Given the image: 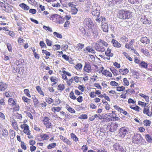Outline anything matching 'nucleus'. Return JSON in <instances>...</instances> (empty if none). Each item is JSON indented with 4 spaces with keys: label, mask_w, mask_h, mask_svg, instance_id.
<instances>
[{
    "label": "nucleus",
    "mask_w": 152,
    "mask_h": 152,
    "mask_svg": "<svg viewBox=\"0 0 152 152\" xmlns=\"http://www.w3.org/2000/svg\"><path fill=\"white\" fill-rule=\"evenodd\" d=\"M53 34L54 36L58 38L61 39L62 37V36L61 34H59L57 32H53Z\"/></svg>",
    "instance_id": "obj_42"
},
{
    "label": "nucleus",
    "mask_w": 152,
    "mask_h": 152,
    "mask_svg": "<svg viewBox=\"0 0 152 152\" xmlns=\"http://www.w3.org/2000/svg\"><path fill=\"white\" fill-rule=\"evenodd\" d=\"M66 108L67 109V110L70 113H75V110L70 107L69 105H67L66 106Z\"/></svg>",
    "instance_id": "obj_26"
},
{
    "label": "nucleus",
    "mask_w": 152,
    "mask_h": 152,
    "mask_svg": "<svg viewBox=\"0 0 152 152\" xmlns=\"http://www.w3.org/2000/svg\"><path fill=\"white\" fill-rule=\"evenodd\" d=\"M1 133H0V134H1V135L4 137H7L8 136V131L6 129H1Z\"/></svg>",
    "instance_id": "obj_16"
},
{
    "label": "nucleus",
    "mask_w": 152,
    "mask_h": 152,
    "mask_svg": "<svg viewBox=\"0 0 152 152\" xmlns=\"http://www.w3.org/2000/svg\"><path fill=\"white\" fill-rule=\"evenodd\" d=\"M125 89V88L123 86L118 87L117 88V90L119 91H123Z\"/></svg>",
    "instance_id": "obj_54"
},
{
    "label": "nucleus",
    "mask_w": 152,
    "mask_h": 152,
    "mask_svg": "<svg viewBox=\"0 0 152 152\" xmlns=\"http://www.w3.org/2000/svg\"><path fill=\"white\" fill-rule=\"evenodd\" d=\"M10 138L11 139H13L15 137V132L14 131L12 130H10Z\"/></svg>",
    "instance_id": "obj_35"
},
{
    "label": "nucleus",
    "mask_w": 152,
    "mask_h": 152,
    "mask_svg": "<svg viewBox=\"0 0 152 152\" xmlns=\"http://www.w3.org/2000/svg\"><path fill=\"white\" fill-rule=\"evenodd\" d=\"M43 121L47 128H50L51 125V124L50 122L49 119L48 117L46 116L44 117Z\"/></svg>",
    "instance_id": "obj_10"
},
{
    "label": "nucleus",
    "mask_w": 152,
    "mask_h": 152,
    "mask_svg": "<svg viewBox=\"0 0 152 152\" xmlns=\"http://www.w3.org/2000/svg\"><path fill=\"white\" fill-rule=\"evenodd\" d=\"M93 11L92 14L94 16H98L100 14L99 7H96L94 5L92 6Z\"/></svg>",
    "instance_id": "obj_7"
},
{
    "label": "nucleus",
    "mask_w": 152,
    "mask_h": 152,
    "mask_svg": "<svg viewBox=\"0 0 152 152\" xmlns=\"http://www.w3.org/2000/svg\"><path fill=\"white\" fill-rule=\"evenodd\" d=\"M48 46H51L52 45L53 42L48 39H46L45 40Z\"/></svg>",
    "instance_id": "obj_37"
},
{
    "label": "nucleus",
    "mask_w": 152,
    "mask_h": 152,
    "mask_svg": "<svg viewBox=\"0 0 152 152\" xmlns=\"http://www.w3.org/2000/svg\"><path fill=\"white\" fill-rule=\"evenodd\" d=\"M63 142L67 144L68 145H70L71 144V142L69 140L67 139L65 137V139H64V140Z\"/></svg>",
    "instance_id": "obj_57"
},
{
    "label": "nucleus",
    "mask_w": 152,
    "mask_h": 152,
    "mask_svg": "<svg viewBox=\"0 0 152 152\" xmlns=\"http://www.w3.org/2000/svg\"><path fill=\"white\" fill-rule=\"evenodd\" d=\"M8 102L10 105H14L15 104V102L13 99L11 98L9 99Z\"/></svg>",
    "instance_id": "obj_29"
},
{
    "label": "nucleus",
    "mask_w": 152,
    "mask_h": 152,
    "mask_svg": "<svg viewBox=\"0 0 152 152\" xmlns=\"http://www.w3.org/2000/svg\"><path fill=\"white\" fill-rule=\"evenodd\" d=\"M129 2L132 4H135L139 2L138 0H128Z\"/></svg>",
    "instance_id": "obj_55"
},
{
    "label": "nucleus",
    "mask_w": 152,
    "mask_h": 152,
    "mask_svg": "<svg viewBox=\"0 0 152 152\" xmlns=\"http://www.w3.org/2000/svg\"><path fill=\"white\" fill-rule=\"evenodd\" d=\"M61 47L59 45H55L53 46V49L54 50H58L60 49Z\"/></svg>",
    "instance_id": "obj_53"
},
{
    "label": "nucleus",
    "mask_w": 152,
    "mask_h": 152,
    "mask_svg": "<svg viewBox=\"0 0 152 152\" xmlns=\"http://www.w3.org/2000/svg\"><path fill=\"white\" fill-rule=\"evenodd\" d=\"M140 21L144 24H150L151 23L150 19L147 18L145 16H142L140 19Z\"/></svg>",
    "instance_id": "obj_9"
},
{
    "label": "nucleus",
    "mask_w": 152,
    "mask_h": 152,
    "mask_svg": "<svg viewBox=\"0 0 152 152\" xmlns=\"http://www.w3.org/2000/svg\"><path fill=\"white\" fill-rule=\"evenodd\" d=\"M111 42H112L113 46L115 47L119 48L121 47V44L116 40L113 39Z\"/></svg>",
    "instance_id": "obj_14"
},
{
    "label": "nucleus",
    "mask_w": 152,
    "mask_h": 152,
    "mask_svg": "<svg viewBox=\"0 0 152 152\" xmlns=\"http://www.w3.org/2000/svg\"><path fill=\"white\" fill-rule=\"evenodd\" d=\"M128 129L125 127L121 128L119 130V133L121 137L124 138L125 135L128 134Z\"/></svg>",
    "instance_id": "obj_4"
},
{
    "label": "nucleus",
    "mask_w": 152,
    "mask_h": 152,
    "mask_svg": "<svg viewBox=\"0 0 152 152\" xmlns=\"http://www.w3.org/2000/svg\"><path fill=\"white\" fill-rule=\"evenodd\" d=\"M140 95L141 96L144 98L145 99V101L147 102H149V98L148 96H146V95H144L142 94H140Z\"/></svg>",
    "instance_id": "obj_32"
},
{
    "label": "nucleus",
    "mask_w": 152,
    "mask_h": 152,
    "mask_svg": "<svg viewBox=\"0 0 152 152\" xmlns=\"http://www.w3.org/2000/svg\"><path fill=\"white\" fill-rule=\"evenodd\" d=\"M21 147L24 150H26V146L25 143L23 142H21Z\"/></svg>",
    "instance_id": "obj_61"
},
{
    "label": "nucleus",
    "mask_w": 152,
    "mask_h": 152,
    "mask_svg": "<svg viewBox=\"0 0 152 152\" xmlns=\"http://www.w3.org/2000/svg\"><path fill=\"white\" fill-rule=\"evenodd\" d=\"M24 112L26 113L27 116L29 117L31 119H33V117L32 115L30 112H28V111H25Z\"/></svg>",
    "instance_id": "obj_48"
},
{
    "label": "nucleus",
    "mask_w": 152,
    "mask_h": 152,
    "mask_svg": "<svg viewBox=\"0 0 152 152\" xmlns=\"http://www.w3.org/2000/svg\"><path fill=\"white\" fill-rule=\"evenodd\" d=\"M83 152H86L88 149V147L86 145H83L82 148Z\"/></svg>",
    "instance_id": "obj_64"
},
{
    "label": "nucleus",
    "mask_w": 152,
    "mask_h": 152,
    "mask_svg": "<svg viewBox=\"0 0 152 152\" xmlns=\"http://www.w3.org/2000/svg\"><path fill=\"white\" fill-rule=\"evenodd\" d=\"M7 48L9 51L11 52L12 51V48L11 44L8 43L6 44Z\"/></svg>",
    "instance_id": "obj_51"
},
{
    "label": "nucleus",
    "mask_w": 152,
    "mask_h": 152,
    "mask_svg": "<svg viewBox=\"0 0 152 152\" xmlns=\"http://www.w3.org/2000/svg\"><path fill=\"white\" fill-rule=\"evenodd\" d=\"M84 45L81 43H79L77 45V47H78V49L79 50H81L84 47Z\"/></svg>",
    "instance_id": "obj_60"
},
{
    "label": "nucleus",
    "mask_w": 152,
    "mask_h": 152,
    "mask_svg": "<svg viewBox=\"0 0 152 152\" xmlns=\"http://www.w3.org/2000/svg\"><path fill=\"white\" fill-rule=\"evenodd\" d=\"M120 72L122 75H125L128 73L129 71L127 69H119Z\"/></svg>",
    "instance_id": "obj_17"
},
{
    "label": "nucleus",
    "mask_w": 152,
    "mask_h": 152,
    "mask_svg": "<svg viewBox=\"0 0 152 152\" xmlns=\"http://www.w3.org/2000/svg\"><path fill=\"white\" fill-rule=\"evenodd\" d=\"M19 6L25 10H28L29 9V7L24 3H22L19 4Z\"/></svg>",
    "instance_id": "obj_18"
},
{
    "label": "nucleus",
    "mask_w": 152,
    "mask_h": 152,
    "mask_svg": "<svg viewBox=\"0 0 152 152\" xmlns=\"http://www.w3.org/2000/svg\"><path fill=\"white\" fill-rule=\"evenodd\" d=\"M56 143H53L49 144L48 146V148L49 149H51L52 148L55 147L56 146Z\"/></svg>",
    "instance_id": "obj_43"
},
{
    "label": "nucleus",
    "mask_w": 152,
    "mask_h": 152,
    "mask_svg": "<svg viewBox=\"0 0 152 152\" xmlns=\"http://www.w3.org/2000/svg\"><path fill=\"white\" fill-rule=\"evenodd\" d=\"M61 107H53L52 108V110L54 112H58L61 110Z\"/></svg>",
    "instance_id": "obj_33"
},
{
    "label": "nucleus",
    "mask_w": 152,
    "mask_h": 152,
    "mask_svg": "<svg viewBox=\"0 0 152 152\" xmlns=\"http://www.w3.org/2000/svg\"><path fill=\"white\" fill-rule=\"evenodd\" d=\"M73 81V77H72L71 79L67 80L66 82L68 86H70L71 85Z\"/></svg>",
    "instance_id": "obj_58"
},
{
    "label": "nucleus",
    "mask_w": 152,
    "mask_h": 152,
    "mask_svg": "<svg viewBox=\"0 0 152 152\" xmlns=\"http://www.w3.org/2000/svg\"><path fill=\"white\" fill-rule=\"evenodd\" d=\"M34 105H37L39 103L38 99L35 96H34L32 97Z\"/></svg>",
    "instance_id": "obj_34"
},
{
    "label": "nucleus",
    "mask_w": 152,
    "mask_h": 152,
    "mask_svg": "<svg viewBox=\"0 0 152 152\" xmlns=\"http://www.w3.org/2000/svg\"><path fill=\"white\" fill-rule=\"evenodd\" d=\"M24 93L29 97H31V96L29 94V91L28 89H25L24 90Z\"/></svg>",
    "instance_id": "obj_47"
},
{
    "label": "nucleus",
    "mask_w": 152,
    "mask_h": 152,
    "mask_svg": "<svg viewBox=\"0 0 152 152\" xmlns=\"http://www.w3.org/2000/svg\"><path fill=\"white\" fill-rule=\"evenodd\" d=\"M102 74L107 76L111 77L112 76L111 73L107 70H104L102 72Z\"/></svg>",
    "instance_id": "obj_23"
},
{
    "label": "nucleus",
    "mask_w": 152,
    "mask_h": 152,
    "mask_svg": "<svg viewBox=\"0 0 152 152\" xmlns=\"http://www.w3.org/2000/svg\"><path fill=\"white\" fill-rule=\"evenodd\" d=\"M114 149L116 150L115 151L118 152H125V151L124 150L123 147L121 146L118 143H115L113 145Z\"/></svg>",
    "instance_id": "obj_6"
},
{
    "label": "nucleus",
    "mask_w": 152,
    "mask_h": 152,
    "mask_svg": "<svg viewBox=\"0 0 152 152\" xmlns=\"http://www.w3.org/2000/svg\"><path fill=\"white\" fill-rule=\"evenodd\" d=\"M145 138L148 142L151 143L152 142V138L151 136L149 134H146L145 136Z\"/></svg>",
    "instance_id": "obj_21"
},
{
    "label": "nucleus",
    "mask_w": 152,
    "mask_h": 152,
    "mask_svg": "<svg viewBox=\"0 0 152 152\" xmlns=\"http://www.w3.org/2000/svg\"><path fill=\"white\" fill-rule=\"evenodd\" d=\"M123 81L124 83V84L126 86H128L129 84V82L127 80V79L126 78H124L123 79Z\"/></svg>",
    "instance_id": "obj_62"
},
{
    "label": "nucleus",
    "mask_w": 152,
    "mask_h": 152,
    "mask_svg": "<svg viewBox=\"0 0 152 152\" xmlns=\"http://www.w3.org/2000/svg\"><path fill=\"white\" fill-rule=\"evenodd\" d=\"M23 131L27 135H29L31 134L30 131L29 129V126L28 125L26 126L25 129H24Z\"/></svg>",
    "instance_id": "obj_25"
},
{
    "label": "nucleus",
    "mask_w": 152,
    "mask_h": 152,
    "mask_svg": "<svg viewBox=\"0 0 152 152\" xmlns=\"http://www.w3.org/2000/svg\"><path fill=\"white\" fill-rule=\"evenodd\" d=\"M68 46L66 45H63L61 46V49L63 50H66L68 48Z\"/></svg>",
    "instance_id": "obj_59"
},
{
    "label": "nucleus",
    "mask_w": 152,
    "mask_h": 152,
    "mask_svg": "<svg viewBox=\"0 0 152 152\" xmlns=\"http://www.w3.org/2000/svg\"><path fill=\"white\" fill-rule=\"evenodd\" d=\"M69 97L72 99L75 100L76 98L75 96L73 91H72L69 94Z\"/></svg>",
    "instance_id": "obj_46"
},
{
    "label": "nucleus",
    "mask_w": 152,
    "mask_h": 152,
    "mask_svg": "<svg viewBox=\"0 0 152 152\" xmlns=\"http://www.w3.org/2000/svg\"><path fill=\"white\" fill-rule=\"evenodd\" d=\"M40 45L41 47L42 48H46V46L45 43L43 41H40L39 42Z\"/></svg>",
    "instance_id": "obj_56"
},
{
    "label": "nucleus",
    "mask_w": 152,
    "mask_h": 152,
    "mask_svg": "<svg viewBox=\"0 0 152 152\" xmlns=\"http://www.w3.org/2000/svg\"><path fill=\"white\" fill-rule=\"evenodd\" d=\"M36 89L37 91L41 95L43 96H44V94L43 92L41 90L40 87L39 86H37L36 87Z\"/></svg>",
    "instance_id": "obj_27"
},
{
    "label": "nucleus",
    "mask_w": 152,
    "mask_h": 152,
    "mask_svg": "<svg viewBox=\"0 0 152 152\" xmlns=\"http://www.w3.org/2000/svg\"><path fill=\"white\" fill-rule=\"evenodd\" d=\"M42 53H45L46 55V59H48L49 58L48 56H50V53L48 51L46 50H42Z\"/></svg>",
    "instance_id": "obj_30"
},
{
    "label": "nucleus",
    "mask_w": 152,
    "mask_h": 152,
    "mask_svg": "<svg viewBox=\"0 0 152 152\" xmlns=\"http://www.w3.org/2000/svg\"><path fill=\"white\" fill-rule=\"evenodd\" d=\"M144 125L146 126H150L151 124V121L145 119L143 121Z\"/></svg>",
    "instance_id": "obj_22"
},
{
    "label": "nucleus",
    "mask_w": 152,
    "mask_h": 152,
    "mask_svg": "<svg viewBox=\"0 0 152 152\" xmlns=\"http://www.w3.org/2000/svg\"><path fill=\"white\" fill-rule=\"evenodd\" d=\"M130 107L136 111L139 112L141 110L140 108L138 106L136 105L135 107H133L132 105L130 106Z\"/></svg>",
    "instance_id": "obj_31"
},
{
    "label": "nucleus",
    "mask_w": 152,
    "mask_h": 152,
    "mask_svg": "<svg viewBox=\"0 0 152 152\" xmlns=\"http://www.w3.org/2000/svg\"><path fill=\"white\" fill-rule=\"evenodd\" d=\"M71 138H72L75 141H77L78 140V138L76 137V136L73 133L71 134Z\"/></svg>",
    "instance_id": "obj_44"
},
{
    "label": "nucleus",
    "mask_w": 152,
    "mask_h": 152,
    "mask_svg": "<svg viewBox=\"0 0 152 152\" xmlns=\"http://www.w3.org/2000/svg\"><path fill=\"white\" fill-rule=\"evenodd\" d=\"M118 16L120 19H129L131 17V12L129 11L121 10L118 12Z\"/></svg>",
    "instance_id": "obj_1"
},
{
    "label": "nucleus",
    "mask_w": 152,
    "mask_h": 152,
    "mask_svg": "<svg viewBox=\"0 0 152 152\" xmlns=\"http://www.w3.org/2000/svg\"><path fill=\"white\" fill-rule=\"evenodd\" d=\"M140 65L141 67L145 69L147 68L148 65L147 64L145 63L144 61H142L141 62L140 64Z\"/></svg>",
    "instance_id": "obj_36"
},
{
    "label": "nucleus",
    "mask_w": 152,
    "mask_h": 152,
    "mask_svg": "<svg viewBox=\"0 0 152 152\" xmlns=\"http://www.w3.org/2000/svg\"><path fill=\"white\" fill-rule=\"evenodd\" d=\"M72 8V14L75 15L77 12L78 10L75 7H74Z\"/></svg>",
    "instance_id": "obj_52"
},
{
    "label": "nucleus",
    "mask_w": 152,
    "mask_h": 152,
    "mask_svg": "<svg viewBox=\"0 0 152 152\" xmlns=\"http://www.w3.org/2000/svg\"><path fill=\"white\" fill-rule=\"evenodd\" d=\"M12 127L14 128L15 129L18 131L19 129L18 128V125H17V123L15 121L13 120L12 121Z\"/></svg>",
    "instance_id": "obj_20"
},
{
    "label": "nucleus",
    "mask_w": 152,
    "mask_h": 152,
    "mask_svg": "<svg viewBox=\"0 0 152 152\" xmlns=\"http://www.w3.org/2000/svg\"><path fill=\"white\" fill-rule=\"evenodd\" d=\"M111 49L108 48H107V51H106L105 52V54L107 56H109L112 57L113 56V53H111Z\"/></svg>",
    "instance_id": "obj_24"
},
{
    "label": "nucleus",
    "mask_w": 152,
    "mask_h": 152,
    "mask_svg": "<svg viewBox=\"0 0 152 152\" xmlns=\"http://www.w3.org/2000/svg\"><path fill=\"white\" fill-rule=\"evenodd\" d=\"M141 51L146 56H148L149 55V53L148 50L145 49H142L141 50Z\"/></svg>",
    "instance_id": "obj_40"
},
{
    "label": "nucleus",
    "mask_w": 152,
    "mask_h": 152,
    "mask_svg": "<svg viewBox=\"0 0 152 152\" xmlns=\"http://www.w3.org/2000/svg\"><path fill=\"white\" fill-rule=\"evenodd\" d=\"M82 65L80 63L77 64L75 66V68L77 70H80L82 68Z\"/></svg>",
    "instance_id": "obj_41"
},
{
    "label": "nucleus",
    "mask_w": 152,
    "mask_h": 152,
    "mask_svg": "<svg viewBox=\"0 0 152 152\" xmlns=\"http://www.w3.org/2000/svg\"><path fill=\"white\" fill-rule=\"evenodd\" d=\"M140 41L142 43H145L147 44H149L150 43V40L146 37H141Z\"/></svg>",
    "instance_id": "obj_15"
},
{
    "label": "nucleus",
    "mask_w": 152,
    "mask_h": 152,
    "mask_svg": "<svg viewBox=\"0 0 152 152\" xmlns=\"http://www.w3.org/2000/svg\"><path fill=\"white\" fill-rule=\"evenodd\" d=\"M102 30L105 32H107L108 31V23H102Z\"/></svg>",
    "instance_id": "obj_13"
},
{
    "label": "nucleus",
    "mask_w": 152,
    "mask_h": 152,
    "mask_svg": "<svg viewBox=\"0 0 152 152\" xmlns=\"http://www.w3.org/2000/svg\"><path fill=\"white\" fill-rule=\"evenodd\" d=\"M7 85L5 83L0 82V91H4L7 88Z\"/></svg>",
    "instance_id": "obj_12"
},
{
    "label": "nucleus",
    "mask_w": 152,
    "mask_h": 152,
    "mask_svg": "<svg viewBox=\"0 0 152 152\" xmlns=\"http://www.w3.org/2000/svg\"><path fill=\"white\" fill-rule=\"evenodd\" d=\"M134 141L136 143H140V141L142 140L143 138L142 137L141 135L140 134H136L134 137Z\"/></svg>",
    "instance_id": "obj_8"
},
{
    "label": "nucleus",
    "mask_w": 152,
    "mask_h": 152,
    "mask_svg": "<svg viewBox=\"0 0 152 152\" xmlns=\"http://www.w3.org/2000/svg\"><path fill=\"white\" fill-rule=\"evenodd\" d=\"M84 23L88 29H91L93 27L92 21L90 18H86L84 20Z\"/></svg>",
    "instance_id": "obj_3"
},
{
    "label": "nucleus",
    "mask_w": 152,
    "mask_h": 152,
    "mask_svg": "<svg viewBox=\"0 0 152 152\" xmlns=\"http://www.w3.org/2000/svg\"><path fill=\"white\" fill-rule=\"evenodd\" d=\"M22 99L24 102L27 103L28 104H29L30 102V99H29L25 96H23L22 97Z\"/></svg>",
    "instance_id": "obj_39"
},
{
    "label": "nucleus",
    "mask_w": 152,
    "mask_h": 152,
    "mask_svg": "<svg viewBox=\"0 0 152 152\" xmlns=\"http://www.w3.org/2000/svg\"><path fill=\"white\" fill-rule=\"evenodd\" d=\"M99 42L101 43L102 45H103L105 47H107L108 46L107 43L101 39H99Z\"/></svg>",
    "instance_id": "obj_38"
},
{
    "label": "nucleus",
    "mask_w": 152,
    "mask_h": 152,
    "mask_svg": "<svg viewBox=\"0 0 152 152\" xmlns=\"http://www.w3.org/2000/svg\"><path fill=\"white\" fill-rule=\"evenodd\" d=\"M110 69L114 75H116L118 74V71L116 69L114 68H110Z\"/></svg>",
    "instance_id": "obj_49"
},
{
    "label": "nucleus",
    "mask_w": 152,
    "mask_h": 152,
    "mask_svg": "<svg viewBox=\"0 0 152 152\" xmlns=\"http://www.w3.org/2000/svg\"><path fill=\"white\" fill-rule=\"evenodd\" d=\"M58 90L61 91H63L65 88V86L63 84H61L59 85L58 86Z\"/></svg>",
    "instance_id": "obj_45"
},
{
    "label": "nucleus",
    "mask_w": 152,
    "mask_h": 152,
    "mask_svg": "<svg viewBox=\"0 0 152 152\" xmlns=\"http://www.w3.org/2000/svg\"><path fill=\"white\" fill-rule=\"evenodd\" d=\"M118 126L117 124L113 122L110 123L107 126V128L109 131L113 132L116 131Z\"/></svg>",
    "instance_id": "obj_2"
},
{
    "label": "nucleus",
    "mask_w": 152,
    "mask_h": 152,
    "mask_svg": "<svg viewBox=\"0 0 152 152\" xmlns=\"http://www.w3.org/2000/svg\"><path fill=\"white\" fill-rule=\"evenodd\" d=\"M123 0H112V2L114 4L119 5L121 4Z\"/></svg>",
    "instance_id": "obj_28"
},
{
    "label": "nucleus",
    "mask_w": 152,
    "mask_h": 152,
    "mask_svg": "<svg viewBox=\"0 0 152 152\" xmlns=\"http://www.w3.org/2000/svg\"><path fill=\"white\" fill-rule=\"evenodd\" d=\"M41 137L43 140H47L49 137L48 136L45 134H44L42 135H41Z\"/></svg>",
    "instance_id": "obj_50"
},
{
    "label": "nucleus",
    "mask_w": 152,
    "mask_h": 152,
    "mask_svg": "<svg viewBox=\"0 0 152 152\" xmlns=\"http://www.w3.org/2000/svg\"><path fill=\"white\" fill-rule=\"evenodd\" d=\"M143 113L144 114H146L149 116L151 117V114L149 113V109L148 107H144L143 109Z\"/></svg>",
    "instance_id": "obj_19"
},
{
    "label": "nucleus",
    "mask_w": 152,
    "mask_h": 152,
    "mask_svg": "<svg viewBox=\"0 0 152 152\" xmlns=\"http://www.w3.org/2000/svg\"><path fill=\"white\" fill-rule=\"evenodd\" d=\"M94 47L96 51L99 52H103L105 50L104 47L100 44L96 43Z\"/></svg>",
    "instance_id": "obj_5"
},
{
    "label": "nucleus",
    "mask_w": 152,
    "mask_h": 152,
    "mask_svg": "<svg viewBox=\"0 0 152 152\" xmlns=\"http://www.w3.org/2000/svg\"><path fill=\"white\" fill-rule=\"evenodd\" d=\"M83 70L89 73L91 72V67L89 63H85Z\"/></svg>",
    "instance_id": "obj_11"
},
{
    "label": "nucleus",
    "mask_w": 152,
    "mask_h": 152,
    "mask_svg": "<svg viewBox=\"0 0 152 152\" xmlns=\"http://www.w3.org/2000/svg\"><path fill=\"white\" fill-rule=\"evenodd\" d=\"M37 12L36 10L35 9H31L29 10V12L32 14H35Z\"/></svg>",
    "instance_id": "obj_63"
}]
</instances>
